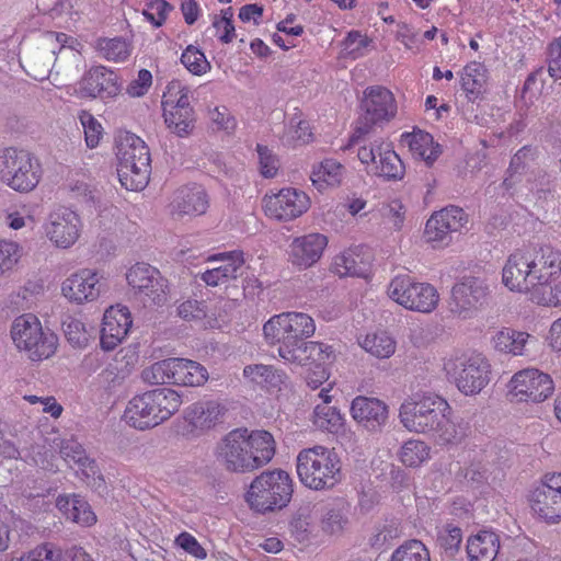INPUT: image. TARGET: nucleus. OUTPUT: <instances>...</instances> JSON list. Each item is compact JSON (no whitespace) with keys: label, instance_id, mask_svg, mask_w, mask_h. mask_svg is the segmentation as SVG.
<instances>
[{"label":"nucleus","instance_id":"de8ad7c7","mask_svg":"<svg viewBox=\"0 0 561 561\" xmlns=\"http://www.w3.org/2000/svg\"><path fill=\"white\" fill-rule=\"evenodd\" d=\"M174 357L152 364L142 370V379L149 383H173Z\"/></svg>","mask_w":561,"mask_h":561},{"label":"nucleus","instance_id":"423d86ee","mask_svg":"<svg viewBox=\"0 0 561 561\" xmlns=\"http://www.w3.org/2000/svg\"><path fill=\"white\" fill-rule=\"evenodd\" d=\"M300 481L312 490L332 489L341 479V461L333 449L314 446L297 456Z\"/></svg>","mask_w":561,"mask_h":561},{"label":"nucleus","instance_id":"473e14b6","mask_svg":"<svg viewBox=\"0 0 561 561\" xmlns=\"http://www.w3.org/2000/svg\"><path fill=\"white\" fill-rule=\"evenodd\" d=\"M313 526L309 507L299 508L288 522V541L290 545H308L311 540Z\"/></svg>","mask_w":561,"mask_h":561},{"label":"nucleus","instance_id":"49530a36","mask_svg":"<svg viewBox=\"0 0 561 561\" xmlns=\"http://www.w3.org/2000/svg\"><path fill=\"white\" fill-rule=\"evenodd\" d=\"M431 448L422 440L410 439L400 449V460L408 467H419L430 459Z\"/></svg>","mask_w":561,"mask_h":561},{"label":"nucleus","instance_id":"c03bdc74","mask_svg":"<svg viewBox=\"0 0 561 561\" xmlns=\"http://www.w3.org/2000/svg\"><path fill=\"white\" fill-rule=\"evenodd\" d=\"M96 48L105 59L116 62L126 60L131 53L130 44L122 37L100 38Z\"/></svg>","mask_w":561,"mask_h":561},{"label":"nucleus","instance_id":"f03ea898","mask_svg":"<svg viewBox=\"0 0 561 561\" xmlns=\"http://www.w3.org/2000/svg\"><path fill=\"white\" fill-rule=\"evenodd\" d=\"M276 443L266 431L236 428L216 446L218 462L229 472H251L267 465L275 455Z\"/></svg>","mask_w":561,"mask_h":561},{"label":"nucleus","instance_id":"0eeeda50","mask_svg":"<svg viewBox=\"0 0 561 561\" xmlns=\"http://www.w3.org/2000/svg\"><path fill=\"white\" fill-rule=\"evenodd\" d=\"M446 376L466 396L479 393L490 381V364L480 353L455 354L444 359Z\"/></svg>","mask_w":561,"mask_h":561},{"label":"nucleus","instance_id":"ddd939ff","mask_svg":"<svg viewBox=\"0 0 561 561\" xmlns=\"http://www.w3.org/2000/svg\"><path fill=\"white\" fill-rule=\"evenodd\" d=\"M126 279L134 299L144 307L161 306L167 301V279L150 264H135L128 270Z\"/></svg>","mask_w":561,"mask_h":561},{"label":"nucleus","instance_id":"2eb2a0df","mask_svg":"<svg viewBox=\"0 0 561 561\" xmlns=\"http://www.w3.org/2000/svg\"><path fill=\"white\" fill-rule=\"evenodd\" d=\"M553 389L550 376L536 368L516 373L510 382V393L519 402H542L552 394Z\"/></svg>","mask_w":561,"mask_h":561},{"label":"nucleus","instance_id":"f8f14e48","mask_svg":"<svg viewBox=\"0 0 561 561\" xmlns=\"http://www.w3.org/2000/svg\"><path fill=\"white\" fill-rule=\"evenodd\" d=\"M388 295L404 308L424 313L432 312L439 300L433 285L414 282L408 275L394 277L388 286Z\"/></svg>","mask_w":561,"mask_h":561},{"label":"nucleus","instance_id":"e433bc0d","mask_svg":"<svg viewBox=\"0 0 561 561\" xmlns=\"http://www.w3.org/2000/svg\"><path fill=\"white\" fill-rule=\"evenodd\" d=\"M369 172L388 181H398L404 175V164L389 145H386L379 152V164L371 168Z\"/></svg>","mask_w":561,"mask_h":561},{"label":"nucleus","instance_id":"393cba45","mask_svg":"<svg viewBox=\"0 0 561 561\" xmlns=\"http://www.w3.org/2000/svg\"><path fill=\"white\" fill-rule=\"evenodd\" d=\"M171 214L178 218L203 215L208 207L206 192L199 186H183L174 192Z\"/></svg>","mask_w":561,"mask_h":561},{"label":"nucleus","instance_id":"6e6d98bb","mask_svg":"<svg viewBox=\"0 0 561 561\" xmlns=\"http://www.w3.org/2000/svg\"><path fill=\"white\" fill-rule=\"evenodd\" d=\"M461 540V529L453 525H447L437 537L439 547L449 556L458 551Z\"/></svg>","mask_w":561,"mask_h":561},{"label":"nucleus","instance_id":"c9c22d12","mask_svg":"<svg viewBox=\"0 0 561 561\" xmlns=\"http://www.w3.org/2000/svg\"><path fill=\"white\" fill-rule=\"evenodd\" d=\"M530 335L526 332L505 328L499 331L493 337L494 347L514 356L524 355Z\"/></svg>","mask_w":561,"mask_h":561},{"label":"nucleus","instance_id":"6e6552de","mask_svg":"<svg viewBox=\"0 0 561 561\" xmlns=\"http://www.w3.org/2000/svg\"><path fill=\"white\" fill-rule=\"evenodd\" d=\"M11 337L14 345L26 352L34 362L47 359L57 350L58 337L50 330H44L39 320L31 314L18 317L11 327Z\"/></svg>","mask_w":561,"mask_h":561},{"label":"nucleus","instance_id":"6ab92c4d","mask_svg":"<svg viewBox=\"0 0 561 561\" xmlns=\"http://www.w3.org/2000/svg\"><path fill=\"white\" fill-rule=\"evenodd\" d=\"M80 231L81 221L75 211L60 208L50 214L46 232L57 247L64 249L71 247L79 239Z\"/></svg>","mask_w":561,"mask_h":561},{"label":"nucleus","instance_id":"dca6fc26","mask_svg":"<svg viewBox=\"0 0 561 561\" xmlns=\"http://www.w3.org/2000/svg\"><path fill=\"white\" fill-rule=\"evenodd\" d=\"M490 286L485 279L466 277L454 285L449 309L453 313L466 318L468 313L488 301Z\"/></svg>","mask_w":561,"mask_h":561},{"label":"nucleus","instance_id":"2f4dec72","mask_svg":"<svg viewBox=\"0 0 561 561\" xmlns=\"http://www.w3.org/2000/svg\"><path fill=\"white\" fill-rule=\"evenodd\" d=\"M57 506L65 513L67 518L82 526H91L96 520V516L88 502L79 495L58 497Z\"/></svg>","mask_w":561,"mask_h":561},{"label":"nucleus","instance_id":"a211bd4d","mask_svg":"<svg viewBox=\"0 0 561 561\" xmlns=\"http://www.w3.org/2000/svg\"><path fill=\"white\" fill-rule=\"evenodd\" d=\"M351 414L366 431L379 433L388 422L389 410L388 405L377 398L358 396L352 401Z\"/></svg>","mask_w":561,"mask_h":561},{"label":"nucleus","instance_id":"39448f33","mask_svg":"<svg viewBox=\"0 0 561 561\" xmlns=\"http://www.w3.org/2000/svg\"><path fill=\"white\" fill-rule=\"evenodd\" d=\"M71 39L65 33L45 32L25 46L21 65L35 80H44L51 71L57 54L79 61L81 56L67 43Z\"/></svg>","mask_w":561,"mask_h":561},{"label":"nucleus","instance_id":"603ef678","mask_svg":"<svg viewBox=\"0 0 561 561\" xmlns=\"http://www.w3.org/2000/svg\"><path fill=\"white\" fill-rule=\"evenodd\" d=\"M190 103L188 100V89L184 87L181 81L173 80L171 81L167 90L162 95V107L165 111L168 108H174L180 106L181 103Z\"/></svg>","mask_w":561,"mask_h":561},{"label":"nucleus","instance_id":"b1692460","mask_svg":"<svg viewBox=\"0 0 561 561\" xmlns=\"http://www.w3.org/2000/svg\"><path fill=\"white\" fill-rule=\"evenodd\" d=\"M118 91L117 76L102 66L91 68L81 80V92L85 96L107 99Z\"/></svg>","mask_w":561,"mask_h":561},{"label":"nucleus","instance_id":"09e8293b","mask_svg":"<svg viewBox=\"0 0 561 561\" xmlns=\"http://www.w3.org/2000/svg\"><path fill=\"white\" fill-rule=\"evenodd\" d=\"M390 561H431V558L425 545L412 539L398 547L392 552Z\"/></svg>","mask_w":561,"mask_h":561},{"label":"nucleus","instance_id":"58836bf2","mask_svg":"<svg viewBox=\"0 0 561 561\" xmlns=\"http://www.w3.org/2000/svg\"><path fill=\"white\" fill-rule=\"evenodd\" d=\"M405 140L415 154H419L427 163H432L439 156V146H434L433 137L425 131L417 130L405 135Z\"/></svg>","mask_w":561,"mask_h":561},{"label":"nucleus","instance_id":"338daca9","mask_svg":"<svg viewBox=\"0 0 561 561\" xmlns=\"http://www.w3.org/2000/svg\"><path fill=\"white\" fill-rule=\"evenodd\" d=\"M327 363H314L309 366L304 375L308 387L316 390L329 379V373L325 368Z\"/></svg>","mask_w":561,"mask_h":561},{"label":"nucleus","instance_id":"7c9ffc66","mask_svg":"<svg viewBox=\"0 0 561 561\" xmlns=\"http://www.w3.org/2000/svg\"><path fill=\"white\" fill-rule=\"evenodd\" d=\"M486 68L480 62L468 64L461 72V88L469 101H476L485 91L488 76Z\"/></svg>","mask_w":561,"mask_h":561},{"label":"nucleus","instance_id":"864d4df0","mask_svg":"<svg viewBox=\"0 0 561 561\" xmlns=\"http://www.w3.org/2000/svg\"><path fill=\"white\" fill-rule=\"evenodd\" d=\"M348 524V519L340 508H328L321 519L322 530L329 535L341 534Z\"/></svg>","mask_w":561,"mask_h":561},{"label":"nucleus","instance_id":"4468645a","mask_svg":"<svg viewBox=\"0 0 561 561\" xmlns=\"http://www.w3.org/2000/svg\"><path fill=\"white\" fill-rule=\"evenodd\" d=\"M535 514L548 524L561 522V473H546L530 494Z\"/></svg>","mask_w":561,"mask_h":561},{"label":"nucleus","instance_id":"412c9836","mask_svg":"<svg viewBox=\"0 0 561 561\" xmlns=\"http://www.w3.org/2000/svg\"><path fill=\"white\" fill-rule=\"evenodd\" d=\"M332 357V350L319 342H306L304 339L283 341V359L299 366H312L327 363Z\"/></svg>","mask_w":561,"mask_h":561},{"label":"nucleus","instance_id":"bb28decb","mask_svg":"<svg viewBox=\"0 0 561 561\" xmlns=\"http://www.w3.org/2000/svg\"><path fill=\"white\" fill-rule=\"evenodd\" d=\"M210 261H224L225 263L218 267L208 270L202 274V279L208 286H217L239 276V271L244 264L243 253L233 251L229 253H219L209 257Z\"/></svg>","mask_w":561,"mask_h":561},{"label":"nucleus","instance_id":"680f3d73","mask_svg":"<svg viewBox=\"0 0 561 561\" xmlns=\"http://www.w3.org/2000/svg\"><path fill=\"white\" fill-rule=\"evenodd\" d=\"M172 7L165 0H154L144 10V16L154 26L159 27L165 21L167 13Z\"/></svg>","mask_w":561,"mask_h":561},{"label":"nucleus","instance_id":"4c0bfd02","mask_svg":"<svg viewBox=\"0 0 561 561\" xmlns=\"http://www.w3.org/2000/svg\"><path fill=\"white\" fill-rule=\"evenodd\" d=\"M310 207L309 196L295 187L283 188V220H293Z\"/></svg>","mask_w":561,"mask_h":561},{"label":"nucleus","instance_id":"f257e3e1","mask_svg":"<svg viewBox=\"0 0 561 561\" xmlns=\"http://www.w3.org/2000/svg\"><path fill=\"white\" fill-rule=\"evenodd\" d=\"M561 274V251L549 244L514 251L502 270V283L512 291L533 294L548 288Z\"/></svg>","mask_w":561,"mask_h":561},{"label":"nucleus","instance_id":"f704fd0d","mask_svg":"<svg viewBox=\"0 0 561 561\" xmlns=\"http://www.w3.org/2000/svg\"><path fill=\"white\" fill-rule=\"evenodd\" d=\"M448 415L449 413H444L437 428H433L430 434L439 445L460 444L467 436L468 425L463 422H455Z\"/></svg>","mask_w":561,"mask_h":561},{"label":"nucleus","instance_id":"9d476101","mask_svg":"<svg viewBox=\"0 0 561 561\" xmlns=\"http://www.w3.org/2000/svg\"><path fill=\"white\" fill-rule=\"evenodd\" d=\"M42 168L28 151L7 148L0 154V179L16 192L27 193L39 183Z\"/></svg>","mask_w":561,"mask_h":561},{"label":"nucleus","instance_id":"ea45409f","mask_svg":"<svg viewBox=\"0 0 561 561\" xmlns=\"http://www.w3.org/2000/svg\"><path fill=\"white\" fill-rule=\"evenodd\" d=\"M51 447L58 448L60 456L68 463L78 465L80 468H88L93 465V461L77 440L54 438Z\"/></svg>","mask_w":561,"mask_h":561},{"label":"nucleus","instance_id":"a18cd8bd","mask_svg":"<svg viewBox=\"0 0 561 561\" xmlns=\"http://www.w3.org/2000/svg\"><path fill=\"white\" fill-rule=\"evenodd\" d=\"M313 424L330 433L337 432L343 425V417L334 407L317 404L313 410Z\"/></svg>","mask_w":561,"mask_h":561},{"label":"nucleus","instance_id":"c756f323","mask_svg":"<svg viewBox=\"0 0 561 561\" xmlns=\"http://www.w3.org/2000/svg\"><path fill=\"white\" fill-rule=\"evenodd\" d=\"M163 116L168 128L179 137L188 136L195 127V114L190 103L182 102L174 108L165 107Z\"/></svg>","mask_w":561,"mask_h":561},{"label":"nucleus","instance_id":"4d7b16f0","mask_svg":"<svg viewBox=\"0 0 561 561\" xmlns=\"http://www.w3.org/2000/svg\"><path fill=\"white\" fill-rule=\"evenodd\" d=\"M181 61L187 70L194 75H202L207 71L209 64L204 54L193 46H188L181 56Z\"/></svg>","mask_w":561,"mask_h":561},{"label":"nucleus","instance_id":"cd10ccee","mask_svg":"<svg viewBox=\"0 0 561 561\" xmlns=\"http://www.w3.org/2000/svg\"><path fill=\"white\" fill-rule=\"evenodd\" d=\"M499 549V536L486 530L471 537L467 545V553L470 561H494Z\"/></svg>","mask_w":561,"mask_h":561},{"label":"nucleus","instance_id":"0e129e2a","mask_svg":"<svg viewBox=\"0 0 561 561\" xmlns=\"http://www.w3.org/2000/svg\"><path fill=\"white\" fill-rule=\"evenodd\" d=\"M368 45V39L359 32H350L343 42V50L345 56L356 59L363 55V49Z\"/></svg>","mask_w":561,"mask_h":561},{"label":"nucleus","instance_id":"a878e982","mask_svg":"<svg viewBox=\"0 0 561 561\" xmlns=\"http://www.w3.org/2000/svg\"><path fill=\"white\" fill-rule=\"evenodd\" d=\"M327 244L328 239L321 233L296 238L290 245V261L298 267H309L321 257Z\"/></svg>","mask_w":561,"mask_h":561},{"label":"nucleus","instance_id":"72a5a7b5","mask_svg":"<svg viewBox=\"0 0 561 561\" xmlns=\"http://www.w3.org/2000/svg\"><path fill=\"white\" fill-rule=\"evenodd\" d=\"M314 323L311 317L302 312H283V331L287 334L283 341L305 339L313 334Z\"/></svg>","mask_w":561,"mask_h":561},{"label":"nucleus","instance_id":"5fc2aeb1","mask_svg":"<svg viewBox=\"0 0 561 561\" xmlns=\"http://www.w3.org/2000/svg\"><path fill=\"white\" fill-rule=\"evenodd\" d=\"M79 119L84 130L85 144L89 148H95L102 136V126L96 118L87 111H81Z\"/></svg>","mask_w":561,"mask_h":561},{"label":"nucleus","instance_id":"a19ab883","mask_svg":"<svg viewBox=\"0 0 561 561\" xmlns=\"http://www.w3.org/2000/svg\"><path fill=\"white\" fill-rule=\"evenodd\" d=\"M243 375L267 390L277 388L280 383L278 370L271 365H248L243 369Z\"/></svg>","mask_w":561,"mask_h":561},{"label":"nucleus","instance_id":"20e7f679","mask_svg":"<svg viewBox=\"0 0 561 561\" xmlns=\"http://www.w3.org/2000/svg\"><path fill=\"white\" fill-rule=\"evenodd\" d=\"M117 174L121 184L129 191H141L149 183L151 157L146 142L131 133L117 140Z\"/></svg>","mask_w":561,"mask_h":561},{"label":"nucleus","instance_id":"bf43d9fd","mask_svg":"<svg viewBox=\"0 0 561 561\" xmlns=\"http://www.w3.org/2000/svg\"><path fill=\"white\" fill-rule=\"evenodd\" d=\"M19 259V245L12 241L0 240V276L11 271Z\"/></svg>","mask_w":561,"mask_h":561},{"label":"nucleus","instance_id":"4be33fe9","mask_svg":"<svg viewBox=\"0 0 561 561\" xmlns=\"http://www.w3.org/2000/svg\"><path fill=\"white\" fill-rule=\"evenodd\" d=\"M226 412V405L218 401H199L186 409L185 420L191 432L199 435L222 423Z\"/></svg>","mask_w":561,"mask_h":561},{"label":"nucleus","instance_id":"13d9d810","mask_svg":"<svg viewBox=\"0 0 561 561\" xmlns=\"http://www.w3.org/2000/svg\"><path fill=\"white\" fill-rule=\"evenodd\" d=\"M333 272L339 276H360L363 274L360 266L352 252H344L334 259Z\"/></svg>","mask_w":561,"mask_h":561},{"label":"nucleus","instance_id":"69168bd1","mask_svg":"<svg viewBox=\"0 0 561 561\" xmlns=\"http://www.w3.org/2000/svg\"><path fill=\"white\" fill-rule=\"evenodd\" d=\"M531 300L542 306L561 305V279L554 286L550 284L548 288L533 294Z\"/></svg>","mask_w":561,"mask_h":561},{"label":"nucleus","instance_id":"37998d69","mask_svg":"<svg viewBox=\"0 0 561 561\" xmlns=\"http://www.w3.org/2000/svg\"><path fill=\"white\" fill-rule=\"evenodd\" d=\"M360 346L377 358H388L396 351V342L386 332L367 334Z\"/></svg>","mask_w":561,"mask_h":561},{"label":"nucleus","instance_id":"774afa93","mask_svg":"<svg viewBox=\"0 0 561 561\" xmlns=\"http://www.w3.org/2000/svg\"><path fill=\"white\" fill-rule=\"evenodd\" d=\"M178 314L187 321L204 319L207 314L204 302L185 300L178 307Z\"/></svg>","mask_w":561,"mask_h":561},{"label":"nucleus","instance_id":"aec40b11","mask_svg":"<svg viewBox=\"0 0 561 561\" xmlns=\"http://www.w3.org/2000/svg\"><path fill=\"white\" fill-rule=\"evenodd\" d=\"M133 320L128 308L110 307L104 316L101 329V346L105 351L114 350L128 334Z\"/></svg>","mask_w":561,"mask_h":561},{"label":"nucleus","instance_id":"c85d7f7f","mask_svg":"<svg viewBox=\"0 0 561 561\" xmlns=\"http://www.w3.org/2000/svg\"><path fill=\"white\" fill-rule=\"evenodd\" d=\"M173 385L199 387L208 380L207 369L199 363L174 357Z\"/></svg>","mask_w":561,"mask_h":561},{"label":"nucleus","instance_id":"9b49d317","mask_svg":"<svg viewBox=\"0 0 561 561\" xmlns=\"http://www.w3.org/2000/svg\"><path fill=\"white\" fill-rule=\"evenodd\" d=\"M363 114L357 121L355 133L350 144L343 148L348 149L352 144L367 135L374 125L391 119L397 112L392 93L383 87H369L364 91L362 100Z\"/></svg>","mask_w":561,"mask_h":561},{"label":"nucleus","instance_id":"3c124183","mask_svg":"<svg viewBox=\"0 0 561 561\" xmlns=\"http://www.w3.org/2000/svg\"><path fill=\"white\" fill-rule=\"evenodd\" d=\"M425 237L428 242H443L446 241L449 234L453 233L447 227L443 210H439L431 216L425 226Z\"/></svg>","mask_w":561,"mask_h":561},{"label":"nucleus","instance_id":"052dcab7","mask_svg":"<svg viewBox=\"0 0 561 561\" xmlns=\"http://www.w3.org/2000/svg\"><path fill=\"white\" fill-rule=\"evenodd\" d=\"M291 128L289 131L288 141L294 147L307 145L313 139V134L311 131L310 125L308 122L298 119L296 122V117H294L290 122Z\"/></svg>","mask_w":561,"mask_h":561},{"label":"nucleus","instance_id":"5701e85b","mask_svg":"<svg viewBox=\"0 0 561 561\" xmlns=\"http://www.w3.org/2000/svg\"><path fill=\"white\" fill-rule=\"evenodd\" d=\"M61 290L70 301L77 304L92 301L100 295L98 274L90 270L72 274L62 283Z\"/></svg>","mask_w":561,"mask_h":561},{"label":"nucleus","instance_id":"79ce46f5","mask_svg":"<svg viewBox=\"0 0 561 561\" xmlns=\"http://www.w3.org/2000/svg\"><path fill=\"white\" fill-rule=\"evenodd\" d=\"M344 174V167L334 159L323 160L318 169H314L311 174V180L314 184H327L329 186H337L341 184Z\"/></svg>","mask_w":561,"mask_h":561},{"label":"nucleus","instance_id":"e2e57ef3","mask_svg":"<svg viewBox=\"0 0 561 561\" xmlns=\"http://www.w3.org/2000/svg\"><path fill=\"white\" fill-rule=\"evenodd\" d=\"M20 561H61V551L50 543H45L31 550Z\"/></svg>","mask_w":561,"mask_h":561},{"label":"nucleus","instance_id":"f3484780","mask_svg":"<svg viewBox=\"0 0 561 561\" xmlns=\"http://www.w3.org/2000/svg\"><path fill=\"white\" fill-rule=\"evenodd\" d=\"M280 496V469L262 472L247 493L250 506L260 513L273 511Z\"/></svg>","mask_w":561,"mask_h":561},{"label":"nucleus","instance_id":"8fccbe9b","mask_svg":"<svg viewBox=\"0 0 561 561\" xmlns=\"http://www.w3.org/2000/svg\"><path fill=\"white\" fill-rule=\"evenodd\" d=\"M62 329L67 341L75 347H85L89 342V331L84 323L71 316L62 321Z\"/></svg>","mask_w":561,"mask_h":561},{"label":"nucleus","instance_id":"1a4fd4ad","mask_svg":"<svg viewBox=\"0 0 561 561\" xmlns=\"http://www.w3.org/2000/svg\"><path fill=\"white\" fill-rule=\"evenodd\" d=\"M448 402L434 393L415 394L405 400L399 412L400 422L410 432L430 434L437 428L444 413H450Z\"/></svg>","mask_w":561,"mask_h":561},{"label":"nucleus","instance_id":"7ed1b4c3","mask_svg":"<svg viewBox=\"0 0 561 561\" xmlns=\"http://www.w3.org/2000/svg\"><path fill=\"white\" fill-rule=\"evenodd\" d=\"M181 404V396L175 390L157 388L135 396L128 402L124 417L135 428H152L170 419Z\"/></svg>","mask_w":561,"mask_h":561}]
</instances>
